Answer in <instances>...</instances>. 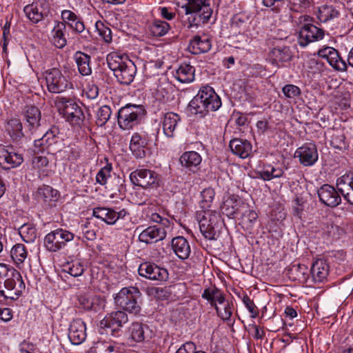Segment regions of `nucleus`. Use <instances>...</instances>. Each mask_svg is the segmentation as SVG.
I'll return each mask as SVG.
<instances>
[{
    "label": "nucleus",
    "instance_id": "nucleus-51",
    "mask_svg": "<svg viewBox=\"0 0 353 353\" xmlns=\"http://www.w3.org/2000/svg\"><path fill=\"white\" fill-rule=\"evenodd\" d=\"M112 114L111 108L108 105L101 106L97 111L96 123L98 126H103L109 120Z\"/></svg>",
    "mask_w": 353,
    "mask_h": 353
},
{
    "label": "nucleus",
    "instance_id": "nucleus-18",
    "mask_svg": "<svg viewBox=\"0 0 353 353\" xmlns=\"http://www.w3.org/2000/svg\"><path fill=\"white\" fill-rule=\"evenodd\" d=\"M149 141L150 137L147 133H134L130 143V149L133 155L137 158H144Z\"/></svg>",
    "mask_w": 353,
    "mask_h": 353
},
{
    "label": "nucleus",
    "instance_id": "nucleus-24",
    "mask_svg": "<svg viewBox=\"0 0 353 353\" xmlns=\"http://www.w3.org/2000/svg\"><path fill=\"white\" fill-rule=\"evenodd\" d=\"M180 121V116L176 113L170 112L164 114L161 123L163 133L167 137H174L175 131Z\"/></svg>",
    "mask_w": 353,
    "mask_h": 353
},
{
    "label": "nucleus",
    "instance_id": "nucleus-34",
    "mask_svg": "<svg viewBox=\"0 0 353 353\" xmlns=\"http://www.w3.org/2000/svg\"><path fill=\"white\" fill-rule=\"evenodd\" d=\"M172 246L176 256L181 259L189 257L191 249L188 241L183 236H176L172 240Z\"/></svg>",
    "mask_w": 353,
    "mask_h": 353
},
{
    "label": "nucleus",
    "instance_id": "nucleus-6",
    "mask_svg": "<svg viewBox=\"0 0 353 353\" xmlns=\"http://www.w3.org/2000/svg\"><path fill=\"white\" fill-rule=\"evenodd\" d=\"M55 105L67 121L72 125H80L84 120V114L81 108L71 99L58 97Z\"/></svg>",
    "mask_w": 353,
    "mask_h": 353
},
{
    "label": "nucleus",
    "instance_id": "nucleus-12",
    "mask_svg": "<svg viewBox=\"0 0 353 353\" xmlns=\"http://www.w3.org/2000/svg\"><path fill=\"white\" fill-rule=\"evenodd\" d=\"M72 233L58 229L48 234L44 239L45 245L47 249L52 252H56L63 248L66 242L72 240Z\"/></svg>",
    "mask_w": 353,
    "mask_h": 353
},
{
    "label": "nucleus",
    "instance_id": "nucleus-10",
    "mask_svg": "<svg viewBox=\"0 0 353 353\" xmlns=\"http://www.w3.org/2000/svg\"><path fill=\"white\" fill-rule=\"evenodd\" d=\"M48 90L52 93H61L68 88H72V84L68 77L64 76L58 68H52L44 73Z\"/></svg>",
    "mask_w": 353,
    "mask_h": 353
},
{
    "label": "nucleus",
    "instance_id": "nucleus-7",
    "mask_svg": "<svg viewBox=\"0 0 353 353\" xmlns=\"http://www.w3.org/2000/svg\"><path fill=\"white\" fill-rule=\"evenodd\" d=\"M141 296L137 288H123L117 294L114 300L116 304L124 310L137 314L141 310L139 302Z\"/></svg>",
    "mask_w": 353,
    "mask_h": 353
},
{
    "label": "nucleus",
    "instance_id": "nucleus-40",
    "mask_svg": "<svg viewBox=\"0 0 353 353\" xmlns=\"http://www.w3.org/2000/svg\"><path fill=\"white\" fill-rule=\"evenodd\" d=\"M131 338L136 342H141L148 338L150 332L149 327L139 322H134L130 327Z\"/></svg>",
    "mask_w": 353,
    "mask_h": 353
},
{
    "label": "nucleus",
    "instance_id": "nucleus-53",
    "mask_svg": "<svg viewBox=\"0 0 353 353\" xmlns=\"http://www.w3.org/2000/svg\"><path fill=\"white\" fill-rule=\"evenodd\" d=\"M201 209L196 212V221H214L219 216L216 211L209 210V208Z\"/></svg>",
    "mask_w": 353,
    "mask_h": 353
},
{
    "label": "nucleus",
    "instance_id": "nucleus-23",
    "mask_svg": "<svg viewBox=\"0 0 353 353\" xmlns=\"http://www.w3.org/2000/svg\"><path fill=\"white\" fill-rule=\"evenodd\" d=\"M336 187L345 199L353 205V174L339 177L336 181Z\"/></svg>",
    "mask_w": 353,
    "mask_h": 353
},
{
    "label": "nucleus",
    "instance_id": "nucleus-44",
    "mask_svg": "<svg viewBox=\"0 0 353 353\" xmlns=\"http://www.w3.org/2000/svg\"><path fill=\"white\" fill-rule=\"evenodd\" d=\"M170 29L169 23L161 20H154L150 26V31L154 37L164 36Z\"/></svg>",
    "mask_w": 353,
    "mask_h": 353
},
{
    "label": "nucleus",
    "instance_id": "nucleus-27",
    "mask_svg": "<svg viewBox=\"0 0 353 353\" xmlns=\"http://www.w3.org/2000/svg\"><path fill=\"white\" fill-rule=\"evenodd\" d=\"M211 40L206 35H196L190 41L189 51L194 54L208 52L211 48Z\"/></svg>",
    "mask_w": 353,
    "mask_h": 353
},
{
    "label": "nucleus",
    "instance_id": "nucleus-8",
    "mask_svg": "<svg viewBox=\"0 0 353 353\" xmlns=\"http://www.w3.org/2000/svg\"><path fill=\"white\" fill-rule=\"evenodd\" d=\"M210 0H188V3L181 7L184 9L185 14H194L193 23L197 26L199 23H207L212 14Z\"/></svg>",
    "mask_w": 353,
    "mask_h": 353
},
{
    "label": "nucleus",
    "instance_id": "nucleus-1",
    "mask_svg": "<svg viewBox=\"0 0 353 353\" xmlns=\"http://www.w3.org/2000/svg\"><path fill=\"white\" fill-rule=\"evenodd\" d=\"M221 106V101L214 90L208 85L202 87L197 94L188 104L189 112L200 118L205 117L209 112H214Z\"/></svg>",
    "mask_w": 353,
    "mask_h": 353
},
{
    "label": "nucleus",
    "instance_id": "nucleus-17",
    "mask_svg": "<svg viewBox=\"0 0 353 353\" xmlns=\"http://www.w3.org/2000/svg\"><path fill=\"white\" fill-rule=\"evenodd\" d=\"M318 55L327 60L329 64L335 70L339 71H346L347 64L342 59L338 51L332 47H325L318 51Z\"/></svg>",
    "mask_w": 353,
    "mask_h": 353
},
{
    "label": "nucleus",
    "instance_id": "nucleus-14",
    "mask_svg": "<svg viewBox=\"0 0 353 353\" xmlns=\"http://www.w3.org/2000/svg\"><path fill=\"white\" fill-rule=\"evenodd\" d=\"M132 183L143 188H154L158 185V174L152 170L140 169L132 172L130 175Z\"/></svg>",
    "mask_w": 353,
    "mask_h": 353
},
{
    "label": "nucleus",
    "instance_id": "nucleus-48",
    "mask_svg": "<svg viewBox=\"0 0 353 353\" xmlns=\"http://www.w3.org/2000/svg\"><path fill=\"white\" fill-rule=\"evenodd\" d=\"M222 293L220 290L215 287L213 288H207L204 290L202 297L208 300L210 303V305L215 309L216 306H217L216 301L219 296H221Z\"/></svg>",
    "mask_w": 353,
    "mask_h": 353
},
{
    "label": "nucleus",
    "instance_id": "nucleus-2",
    "mask_svg": "<svg viewBox=\"0 0 353 353\" xmlns=\"http://www.w3.org/2000/svg\"><path fill=\"white\" fill-rule=\"evenodd\" d=\"M106 59L109 68L121 84L130 85L133 81L137 73V67L133 61L117 52L108 54Z\"/></svg>",
    "mask_w": 353,
    "mask_h": 353
},
{
    "label": "nucleus",
    "instance_id": "nucleus-25",
    "mask_svg": "<svg viewBox=\"0 0 353 353\" xmlns=\"http://www.w3.org/2000/svg\"><path fill=\"white\" fill-rule=\"evenodd\" d=\"M229 147L232 152L241 159H246L252 152V145L245 139H234L230 141Z\"/></svg>",
    "mask_w": 353,
    "mask_h": 353
},
{
    "label": "nucleus",
    "instance_id": "nucleus-61",
    "mask_svg": "<svg viewBox=\"0 0 353 353\" xmlns=\"http://www.w3.org/2000/svg\"><path fill=\"white\" fill-rule=\"evenodd\" d=\"M243 301L249 312L251 313V316L252 318H255L258 314V311L254 301L247 295L243 296Z\"/></svg>",
    "mask_w": 353,
    "mask_h": 353
},
{
    "label": "nucleus",
    "instance_id": "nucleus-4",
    "mask_svg": "<svg viewBox=\"0 0 353 353\" xmlns=\"http://www.w3.org/2000/svg\"><path fill=\"white\" fill-rule=\"evenodd\" d=\"M59 129L52 127L41 138L34 141V146L37 152H46L50 154H56L63 148V140L59 136Z\"/></svg>",
    "mask_w": 353,
    "mask_h": 353
},
{
    "label": "nucleus",
    "instance_id": "nucleus-29",
    "mask_svg": "<svg viewBox=\"0 0 353 353\" xmlns=\"http://www.w3.org/2000/svg\"><path fill=\"white\" fill-rule=\"evenodd\" d=\"M166 236L165 230L157 225L150 226L144 230L139 236L141 241L145 243H151L153 240L158 241L163 240Z\"/></svg>",
    "mask_w": 353,
    "mask_h": 353
},
{
    "label": "nucleus",
    "instance_id": "nucleus-49",
    "mask_svg": "<svg viewBox=\"0 0 353 353\" xmlns=\"http://www.w3.org/2000/svg\"><path fill=\"white\" fill-rule=\"evenodd\" d=\"M290 10L294 12H304L311 6L312 0H289Z\"/></svg>",
    "mask_w": 353,
    "mask_h": 353
},
{
    "label": "nucleus",
    "instance_id": "nucleus-50",
    "mask_svg": "<svg viewBox=\"0 0 353 353\" xmlns=\"http://www.w3.org/2000/svg\"><path fill=\"white\" fill-rule=\"evenodd\" d=\"M215 195L214 189L208 188L201 192V200L200 201V208L203 209L209 208L213 201Z\"/></svg>",
    "mask_w": 353,
    "mask_h": 353
},
{
    "label": "nucleus",
    "instance_id": "nucleus-63",
    "mask_svg": "<svg viewBox=\"0 0 353 353\" xmlns=\"http://www.w3.org/2000/svg\"><path fill=\"white\" fill-rule=\"evenodd\" d=\"M85 93L88 99H94L98 97L99 89L94 85H89L85 88Z\"/></svg>",
    "mask_w": 353,
    "mask_h": 353
},
{
    "label": "nucleus",
    "instance_id": "nucleus-13",
    "mask_svg": "<svg viewBox=\"0 0 353 353\" xmlns=\"http://www.w3.org/2000/svg\"><path fill=\"white\" fill-rule=\"evenodd\" d=\"M138 272L142 277L161 282L167 281L169 277L167 269L150 262L142 263L139 267Z\"/></svg>",
    "mask_w": 353,
    "mask_h": 353
},
{
    "label": "nucleus",
    "instance_id": "nucleus-19",
    "mask_svg": "<svg viewBox=\"0 0 353 353\" xmlns=\"http://www.w3.org/2000/svg\"><path fill=\"white\" fill-rule=\"evenodd\" d=\"M318 195L320 201L328 207H336L341 202V198L337 190L328 184H324L318 190Z\"/></svg>",
    "mask_w": 353,
    "mask_h": 353
},
{
    "label": "nucleus",
    "instance_id": "nucleus-39",
    "mask_svg": "<svg viewBox=\"0 0 353 353\" xmlns=\"http://www.w3.org/2000/svg\"><path fill=\"white\" fill-rule=\"evenodd\" d=\"M195 69L190 64H181L176 70L175 78L181 83H190L194 79Z\"/></svg>",
    "mask_w": 353,
    "mask_h": 353
},
{
    "label": "nucleus",
    "instance_id": "nucleus-62",
    "mask_svg": "<svg viewBox=\"0 0 353 353\" xmlns=\"http://www.w3.org/2000/svg\"><path fill=\"white\" fill-rule=\"evenodd\" d=\"M303 211V205L301 203V201L299 199H296L295 200V205H294L292 208V213L294 216V218L296 219H301Z\"/></svg>",
    "mask_w": 353,
    "mask_h": 353
},
{
    "label": "nucleus",
    "instance_id": "nucleus-46",
    "mask_svg": "<svg viewBox=\"0 0 353 353\" xmlns=\"http://www.w3.org/2000/svg\"><path fill=\"white\" fill-rule=\"evenodd\" d=\"M307 268L305 265L294 264L292 265L288 272L290 276L295 280L305 281L306 279V272Z\"/></svg>",
    "mask_w": 353,
    "mask_h": 353
},
{
    "label": "nucleus",
    "instance_id": "nucleus-35",
    "mask_svg": "<svg viewBox=\"0 0 353 353\" xmlns=\"http://www.w3.org/2000/svg\"><path fill=\"white\" fill-rule=\"evenodd\" d=\"M74 59L77 65L79 73L83 76H88L92 73L90 66V57L81 51H77L74 54Z\"/></svg>",
    "mask_w": 353,
    "mask_h": 353
},
{
    "label": "nucleus",
    "instance_id": "nucleus-45",
    "mask_svg": "<svg viewBox=\"0 0 353 353\" xmlns=\"http://www.w3.org/2000/svg\"><path fill=\"white\" fill-rule=\"evenodd\" d=\"M10 256L17 264H21L27 257V251L23 244L17 243L10 251Z\"/></svg>",
    "mask_w": 353,
    "mask_h": 353
},
{
    "label": "nucleus",
    "instance_id": "nucleus-16",
    "mask_svg": "<svg viewBox=\"0 0 353 353\" xmlns=\"http://www.w3.org/2000/svg\"><path fill=\"white\" fill-rule=\"evenodd\" d=\"M294 157L299 158L300 163L304 166L314 165L319 158L316 145L313 143L304 144L296 150Z\"/></svg>",
    "mask_w": 353,
    "mask_h": 353
},
{
    "label": "nucleus",
    "instance_id": "nucleus-43",
    "mask_svg": "<svg viewBox=\"0 0 353 353\" xmlns=\"http://www.w3.org/2000/svg\"><path fill=\"white\" fill-rule=\"evenodd\" d=\"M236 206V196L234 194L230 195L223 201L221 210L222 214L225 215L228 219H234V217L233 216L237 210Z\"/></svg>",
    "mask_w": 353,
    "mask_h": 353
},
{
    "label": "nucleus",
    "instance_id": "nucleus-41",
    "mask_svg": "<svg viewBox=\"0 0 353 353\" xmlns=\"http://www.w3.org/2000/svg\"><path fill=\"white\" fill-rule=\"evenodd\" d=\"M292 53L289 47H276L274 48L271 52L270 57L272 59L273 63L279 62H288L291 61L292 58Z\"/></svg>",
    "mask_w": 353,
    "mask_h": 353
},
{
    "label": "nucleus",
    "instance_id": "nucleus-42",
    "mask_svg": "<svg viewBox=\"0 0 353 353\" xmlns=\"http://www.w3.org/2000/svg\"><path fill=\"white\" fill-rule=\"evenodd\" d=\"M21 238L27 243L33 242L37 237V232L32 222H26L19 229Z\"/></svg>",
    "mask_w": 353,
    "mask_h": 353
},
{
    "label": "nucleus",
    "instance_id": "nucleus-59",
    "mask_svg": "<svg viewBox=\"0 0 353 353\" xmlns=\"http://www.w3.org/2000/svg\"><path fill=\"white\" fill-rule=\"evenodd\" d=\"M90 225V222H85L82 225V232L86 239L92 241L96 238V231L94 229L91 228Z\"/></svg>",
    "mask_w": 353,
    "mask_h": 353
},
{
    "label": "nucleus",
    "instance_id": "nucleus-31",
    "mask_svg": "<svg viewBox=\"0 0 353 353\" xmlns=\"http://www.w3.org/2000/svg\"><path fill=\"white\" fill-rule=\"evenodd\" d=\"M199 229L205 239H216L225 226V222H199Z\"/></svg>",
    "mask_w": 353,
    "mask_h": 353
},
{
    "label": "nucleus",
    "instance_id": "nucleus-9",
    "mask_svg": "<svg viewBox=\"0 0 353 353\" xmlns=\"http://www.w3.org/2000/svg\"><path fill=\"white\" fill-rule=\"evenodd\" d=\"M128 322L127 314L122 310H117L108 314L99 323V327L105 331L110 330L111 336L117 337L121 334V328Z\"/></svg>",
    "mask_w": 353,
    "mask_h": 353
},
{
    "label": "nucleus",
    "instance_id": "nucleus-22",
    "mask_svg": "<svg viewBox=\"0 0 353 353\" xmlns=\"http://www.w3.org/2000/svg\"><path fill=\"white\" fill-rule=\"evenodd\" d=\"M27 129L33 134L41 125V114L40 110L34 105L27 106L23 113Z\"/></svg>",
    "mask_w": 353,
    "mask_h": 353
},
{
    "label": "nucleus",
    "instance_id": "nucleus-58",
    "mask_svg": "<svg viewBox=\"0 0 353 353\" xmlns=\"http://www.w3.org/2000/svg\"><path fill=\"white\" fill-rule=\"evenodd\" d=\"M283 94L288 98H294L301 94L299 87L292 84L285 85L282 89Z\"/></svg>",
    "mask_w": 353,
    "mask_h": 353
},
{
    "label": "nucleus",
    "instance_id": "nucleus-55",
    "mask_svg": "<svg viewBox=\"0 0 353 353\" xmlns=\"http://www.w3.org/2000/svg\"><path fill=\"white\" fill-rule=\"evenodd\" d=\"M232 303H230L227 301L226 303L223 305V308H220L218 306H216L215 310L216 311L217 315L223 321H228L230 319L232 314Z\"/></svg>",
    "mask_w": 353,
    "mask_h": 353
},
{
    "label": "nucleus",
    "instance_id": "nucleus-28",
    "mask_svg": "<svg viewBox=\"0 0 353 353\" xmlns=\"http://www.w3.org/2000/svg\"><path fill=\"white\" fill-rule=\"evenodd\" d=\"M5 130L14 143H19L24 137L23 125L19 119L8 120L5 125Z\"/></svg>",
    "mask_w": 353,
    "mask_h": 353
},
{
    "label": "nucleus",
    "instance_id": "nucleus-36",
    "mask_svg": "<svg viewBox=\"0 0 353 353\" xmlns=\"http://www.w3.org/2000/svg\"><path fill=\"white\" fill-rule=\"evenodd\" d=\"M65 29V23L57 22L52 31L51 41L58 48H63L67 43Z\"/></svg>",
    "mask_w": 353,
    "mask_h": 353
},
{
    "label": "nucleus",
    "instance_id": "nucleus-38",
    "mask_svg": "<svg viewBox=\"0 0 353 353\" xmlns=\"http://www.w3.org/2000/svg\"><path fill=\"white\" fill-rule=\"evenodd\" d=\"M316 16L321 22L326 23L339 17V12L333 6L323 5L318 8Z\"/></svg>",
    "mask_w": 353,
    "mask_h": 353
},
{
    "label": "nucleus",
    "instance_id": "nucleus-5",
    "mask_svg": "<svg viewBox=\"0 0 353 353\" xmlns=\"http://www.w3.org/2000/svg\"><path fill=\"white\" fill-rule=\"evenodd\" d=\"M146 111L142 105L128 103L118 112V124L123 130H130L141 121Z\"/></svg>",
    "mask_w": 353,
    "mask_h": 353
},
{
    "label": "nucleus",
    "instance_id": "nucleus-32",
    "mask_svg": "<svg viewBox=\"0 0 353 353\" xmlns=\"http://www.w3.org/2000/svg\"><path fill=\"white\" fill-rule=\"evenodd\" d=\"M286 170L287 168H285ZM258 176L263 181H270L284 176V168L275 167L271 164H263L260 170L257 172Z\"/></svg>",
    "mask_w": 353,
    "mask_h": 353
},
{
    "label": "nucleus",
    "instance_id": "nucleus-54",
    "mask_svg": "<svg viewBox=\"0 0 353 353\" xmlns=\"http://www.w3.org/2000/svg\"><path fill=\"white\" fill-rule=\"evenodd\" d=\"M95 28L99 32V36L106 42L110 43L112 41V32L110 28L105 26L101 21H97Z\"/></svg>",
    "mask_w": 353,
    "mask_h": 353
},
{
    "label": "nucleus",
    "instance_id": "nucleus-52",
    "mask_svg": "<svg viewBox=\"0 0 353 353\" xmlns=\"http://www.w3.org/2000/svg\"><path fill=\"white\" fill-rule=\"evenodd\" d=\"M63 270L74 277L81 276L84 272L83 265L79 261L68 263L64 265Z\"/></svg>",
    "mask_w": 353,
    "mask_h": 353
},
{
    "label": "nucleus",
    "instance_id": "nucleus-20",
    "mask_svg": "<svg viewBox=\"0 0 353 353\" xmlns=\"http://www.w3.org/2000/svg\"><path fill=\"white\" fill-rule=\"evenodd\" d=\"M23 11L30 21L37 23L48 16L49 6L48 4L37 2L25 6Z\"/></svg>",
    "mask_w": 353,
    "mask_h": 353
},
{
    "label": "nucleus",
    "instance_id": "nucleus-26",
    "mask_svg": "<svg viewBox=\"0 0 353 353\" xmlns=\"http://www.w3.org/2000/svg\"><path fill=\"white\" fill-rule=\"evenodd\" d=\"M77 299L80 307L86 311L97 312L104 306V301L99 296L80 294Z\"/></svg>",
    "mask_w": 353,
    "mask_h": 353
},
{
    "label": "nucleus",
    "instance_id": "nucleus-15",
    "mask_svg": "<svg viewBox=\"0 0 353 353\" xmlns=\"http://www.w3.org/2000/svg\"><path fill=\"white\" fill-rule=\"evenodd\" d=\"M23 161V155L15 150L12 145L0 144V165L5 169L20 165Z\"/></svg>",
    "mask_w": 353,
    "mask_h": 353
},
{
    "label": "nucleus",
    "instance_id": "nucleus-60",
    "mask_svg": "<svg viewBox=\"0 0 353 353\" xmlns=\"http://www.w3.org/2000/svg\"><path fill=\"white\" fill-rule=\"evenodd\" d=\"M176 353H205L203 351H196V346L192 342H187L182 345Z\"/></svg>",
    "mask_w": 353,
    "mask_h": 353
},
{
    "label": "nucleus",
    "instance_id": "nucleus-56",
    "mask_svg": "<svg viewBox=\"0 0 353 353\" xmlns=\"http://www.w3.org/2000/svg\"><path fill=\"white\" fill-rule=\"evenodd\" d=\"M111 170L112 167L108 164L102 168L97 174V182L102 185H105L108 178L110 176Z\"/></svg>",
    "mask_w": 353,
    "mask_h": 353
},
{
    "label": "nucleus",
    "instance_id": "nucleus-11",
    "mask_svg": "<svg viewBox=\"0 0 353 353\" xmlns=\"http://www.w3.org/2000/svg\"><path fill=\"white\" fill-rule=\"evenodd\" d=\"M325 37V30L311 23H305L299 31L297 42L303 48L310 43L322 40Z\"/></svg>",
    "mask_w": 353,
    "mask_h": 353
},
{
    "label": "nucleus",
    "instance_id": "nucleus-3",
    "mask_svg": "<svg viewBox=\"0 0 353 353\" xmlns=\"http://www.w3.org/2000/svg\"><path fill=\"white\" fill-rule=\"evenodd\" d=\"M5 275L3 276V288H1L0 296L12 300L17 299L25 289L20 273L14 269H9L6 266Z\"/></svg>",
    "mask_w": 353,
    "mask_h": 353
},
{
    "label": "nucleus",
    "instance_id": "nucleus-47",
    "mask_svg": "<svg viewBox=\"0 0 353 353\" xmlns=\"http://www.w3.org/2000/svg\"><path fill=\"white\" fill-rule=\"evenodd\" d=\"M93 216L101 221H108L114 219L115 210L107 208H95L92 211Z\"/></svg>",
    "mask_w": 353,
    "mask_h": 353
},
{
    "label": "nucleus",
    "instance_id": "nucleus-64",
    "mask_svg": "<svg viewBox=\"0 0 353 353\" xmlns=\"http://www.w3.org/2000/svg\"><path fill=\"white\" fill-rule=\"evenodd\" d=\"M12 319V311L10 308H0V320L8 322Z\"/></svg>",
    "mask_w": 353,
    "mask_h": 353
},
{
    "label": "nucleus",
    "instance_id": "nucleus-21",
    "mask_svg": "<svg viewBox=\"0 0 353 353\" xmlns=\"http://www.w3.org/2000/svg\"><path fill=\"white\" fill-rule=\"evenodd\" d=\"M86 327L85 323L79 319L72 321L69 328L68 338L73 345H80L86 339Z\"/></svg>",
    "mask_w": 353,
    "mask_h": 353
},
{
    "label": "nucleus",
    "instance_id": "nucleus-57",
    "mask_svg": "<svg viewBox=\"0 0 353 353\" xmlns=\"http://www.w3.org/2000/svg\"><path fill=\"white\" fill-rule=\"evenodd\" d=\"M49 164L48 159L42 155H35L32 159V165L34 169L41 170Z\"/></svg>",
    "mask_w": 353,
    "mask_h": 353
},
{
    "label": "nucleus",
    "instance_id": "nucleus-30",
    "mask_svg": "<svg viewBox=\"0 0 353 353\" xmlns=\"http://www.w3.org/2000/svg\"><path fill=\"white\" fill-rule=\"evenodd\" d=\"M312 280L315 283H322L327 279L329 274V266L323 259L315 261L310 270Z\"/></svg>",
    "mask_w": 353,
    "mask_h": 353
},
{
    "label": "nucleus",
    "instance_id": "nucleus-37",
    "mask_svg": "<svg viewBox=\"0 0 353 353\" xmlns=\"http://www.w3.org/2000/svg\"><path fill=\"white\" fill-rule=\"evenodd\" d=\"M37 197L39 201L50 206L57 200V191L49 185H43L37 190Z\"/></svg>",
    "mask_w": 353,
    "mask_h": 353
},
{
    "label": "nucleus",
    "instance_id": "nucleus-33",
    "mask_svg": "<svg viewBox=\"0 0 353 353\" xmlns=\"http://www.w3.org/2000/svg\"><path fill=\"white\" fill-rule=\"evenodd\" d=\"M180 162L182 166L189 170L195 172L201 163V157L194 151L184 152L180 157Z\"/></svg>",
    "mask_w": 353,
    "mask_h": 353
}]
</instances>
